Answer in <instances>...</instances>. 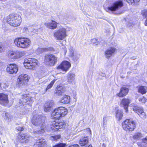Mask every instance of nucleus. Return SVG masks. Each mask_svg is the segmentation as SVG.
<instances>
[{"label": "nucleus", "instance_id": "4c0bfd02", "mask_svg": "<svg viewBox=\"0 0 147 147\" xmlns=\"http://www.w3.org/2000/svg\"><path fill=\"white\" fill-rule=\"evenodd\" d=\"M61 138L60 135H56L54 136H51L50 137V139L52 141H54L57 140Z\"/></svg>", "mask_w": 147, "mask_h": 147}, {"label": "nucleus", "instance_id": "58836bf2", "mask_svg": "<svg viewBox=\"0 0 147 147\" xmlns=\"http://www.w3.org/2000/svg\"><path fill=\"white\" fill-rule=\"evenodd\" d=\"M56 80H55V79H53L49 84L48 86H47L46 89V91H47V90L51 88L53 86V85L54 84V83L55 82V81Z\"/></svg>", "mask_w": 147, "mask_h": 147}, {"label": "nucleus", "instance_id": "09e8293b", "mask_svg": "<svg viewBox=\"0 0 147 147\" xmlns=\"http://www.w3.org/2000/svg\"><path fill=\"white\" fill-rule=\"evenodd\" d=\"M69 147H79V146L77 144L72 145L70 146Z\"/></svg>", "mask_w": 147, "mask_h": 147}, {"label": "nucleus", "instance_id": "9d476101", "mask_svg": "<svg viewBox=\"0 0 147 147\" xmlns=\"http://www.w3.org/2000/svg\"><path fill=\"white\" fill-rule=\"evenodd\" d=\"M65 124L64 122H56L55 121H53L51 125V130L54 131H56L60 130L59 129H62L65 127Z\"/></svg>", "mask_w": 147, "mask_h": 147}, {"label": "nucleus", "instance_id": "39448f33", "mask_svg": "<svg viewBox=\"0 0 147 147\" xmlns=\"http://www.w3.org/2000/svg\"><path fill=\"white\" fill-rule=\"evenodd\" d=\"M123 129L127 131H132L136 127L134 122L129 119H127L123 122L122 123Z\"/></svg>", "mask_w": 147, "mask_h": 147}, {"label": "nucleus", "instance_id": "5701e85b", "mask_svg": "<svg viewBox=\"0 0 147 147\" xmlns=\"http://www.w3.org/2000/svg\"><path fill=\"white\" fill-rule=\"evenodd\" d=\"M53 51H54V49L51 47H49L47 48H38L37 50V53L38 54H40L44 52Z\"/></svg>", "mask_w": 147, "mask_h": 147}, {"label": "nucleus", "instance_id": "2f4dec72", "mask_svg": "<svg viewBox=\"0 0 147 147\" xmlns=\"http://www.w3.org/2000/svg\"><path fill=\"white\" fill-rule=\"evenodd\" d=\"M69 56L72 57L74 60H76L78 59V58H76L75 56L76 54H74L73 49L72 47H70L69 49Z\"/></svg>", "mask_w": 147, "mask_h": 147}, {"label": "nucleus", "instance_id": "473e14b6", "mask_svg": "<svg viewBox=\"0 0 147 147\" xmlns=\"http://www.w3.org/2000/svg\"><path fill=\"white\" fill-rule=\"evenodd\" d=\"M147 87L145 86H140L138 87V92L142 94H144L146 93Z\"/></svg>", "mask_w": 147, "mask_h": 147}, {"label": "nucleus", "instance_id": "a19ab883", "mask_svg": "<svg viewBox=\"0 0 147 147\" xmlns=\"http://www.w3.org/2000/svg\"><path fill=\"white\" fill-rule=\"evenodd\" d=\"M14 51H9L7 53V56L8 58L11 59V57L13 56L14 54Z\"/></svg>", "mask_w": 147, "mask_h": 147}, {"label": "nucleus", "instance_id": "37998d69", "mask_svg": "<svg viewBox=\"0 0 147 147\" xmlns=\"http://www.w3.org/2000/svg\"><path fill=\"white\" fill-rule=\"evenodd\" d=\"M139 101L142 103H145L146 101V99L144 97H142L140 98L139 99Z\"/></svg>", "mask_w": 147, "mask_h": 147}, {"label": "nucleus", "instance_id": "13d9d810", "mask_svg": "<svg viewBox=\"0 0 147 147\" xmlns=\"http://www.w3.org/2000/svg\"><path fill=\"white\" fill-rule=\"evenodd\" d=\"M62 45H63V44H62L61 43L59 44V45L60 46H62Z\"/></svg>", "mask_w": 147, "mask_h": 147}, {"label": "nucleus", "instance_id": "0eeeda50", "mask_svg": "<svg viewBox=\"0 0 147 147\" xmlns=\"http://www.w3.org/2000/svg\"><path fill=\"white\" fill-rule=\"evenodd\" d=\"M37 61L35 59L27 58L25 59L24 64L26 68L33 69L37 65Z\"/></svg>", "mask_w": 147, "mask_h": 147}, {"label": "nucleus", "instance_id": "a18cd8bd", "mask_svg": "<svg viewBox=\"0 0 147 147\" xmlns=\"http://www.w3.org/2000/svg\"><path fill=\"white\" fill-rule=\"evenodd\" d=\"M16 129L18 131H22L24 130V128L23 127L18 126L16 127Z\"/></svg>", "mask_w": 147, "mask_h": 147}, {"label": "nucleus", "instance_id": "8fccbe9b", "mask_svg": "<svg viewBox=\"0 0 147 147\" xmlns=\"http://www.w3.org/2000/svg\"><path fill=\"white\" fill-rule=\"evenodd\" d=\"M100 76H103L104 77L105 76V74H104L102 73H100L99 74Z\"/></svg>", "mask_w": 147, "mask_h": 147}, {"label": "nucleus", "instance_id": "de8ad7c7", "mask_svg": "<svg viewBox=\"0 0 147 147\" xmlns=\"http://www.w3.org/2000/svg\"><path fill=\"white\" fill-rule=\"evenodd\" d=\"M142 14L144 17L146 18L147 16V10L144 11Z\"/></svg>", "mask_w": 147, "mask_h": 147}, {"label": "nucleus", "instance_id": "7c9ffc66", "mask_svg": "<svg viewBox=\"0 0 147 147\" xmlns=\"http://www.w3.org/2000/svg\"><path fill=\"white\" fill-rule=\"evenodd\" d=\"M70 101V97L68 95H65L61 98V102L63 103H68Z\"/></svg>", "mask_w": 147, "mask_h": 147}, {"label": "nucleus", "instance_id": "864d4df0", "mask_svg": "<svg viewBox=\"0 0 147 147\" xmlns=\"http://www.w3.org/2000/svg\"><path fill=\"white\" fill-rule=\"evenodd\" d=\"M133 2H138L140 0H132Z\"/></svg>", "mask_w": 147, "mask_h": 147}, {"label": "nucleus", "instance_id": "e433bc0d", "mask_svg": "<svg viewBox=\"0 0 147 147\" xmlns=\"http://www.w3.org/2000/svg\"><path fill=\"white\" fill-rule=\"evenodd\" d=\"M16 52L17 59L23 56L25 54L24 52V51H16Z\"/></svg>", "mask_w": 147, "mask_h": 147}, {"label": "nucleus", "instance_id": "cd10ccee", "mask_svg": "<svg viewBox=\"0 0 147 147\" xmlns=\"http://www.w3.org/2000/svg\"><path fill=\"white\" fill-rule=\"evenodd\" d=\"M3 117L7 121H11L12 119V116L8 113L4 112L2 114Z\"/></svg>", "mask_w": 147, "mask_h": 147}, {"label": "nucleus", "instance_id": "ddd939ff", "mask_svg": "<svg viewBox=\"0 0 147 147\" xmlns=\"http://www.w3.org/2000/svg\"><path fill=\"white\" fill-rule=\"evenodd\" d=\"M6 70L9 74H15L18 71V67L16 64H11L8 65Z\"/></svg>", "mask_w": 147, "mask_h": 147}, {"label": "nucleus", "instance_id": "dca6fc26", "mask_svg": "<svg viewBox=\"0 0 147 147\" xmlns=\"http://www.w3.org/2000/svg\"><path fill=\"white\" fill-rule=\"evenodd\" d=\"M129 91L128 88L123 86L120 89L119 92L116 95L119 97H123L126 96Z\"/></svg>", "mask_w": 147, "mask_h": 147}, {"label": "nucleus", "instance_id": "393cba45", "mask_svg": "<svg viewBox=\"0 0 147 147\" xmlns=\"http://www.w3.org/2000/svg\"><path fill=\"white\" fill-rule=\"evenodd\" d=\"M51 115L55 118L59 119L61 117V114L59 113L58 108H56L51 113Z\"/></svg>", "mask_w": 147, "mask_h": 147}, {"label": "nucleus", "instance_id": "f704fd0d", "mask_svg": "<svg viewBox=\"0 0 147 147\" xmlns=\"http://www.w3.org/2000/svg\"><path fill=\"white\" fill-rule=\"evenodd\" d=\"M88 142L87 138L84 137L80 139L79 143L82 146H84Z\"/></svg>", "mask_w": 147, "mask_h": 147}, {"label": "nucleus", "instance_id": "4d7b16f0", "mask_svg": "<svg viewBox=\"0 0 147 147\" xmlns=\"http://www.w3.org/2000/svg\"><path fill=\"white\" fill-rule=\"evenodd\" d=\"M75 57L76 58L77 57H78V58H79V57L78 56V55H76V56H75Z\"/></svg>", "mask_w": 147, "mask_h": 147}, {"label": "nucleus", "instance_id": "603ef678", "mask_svg": "<svg viewBox=\"0 0 147 147\" xmlns=\"http://www.w3.org/2000/svg\"><path fill=\"white\" fill-rule=\"evenodd\" d=\"M144 24L145 26H147V19L146 20Z\"/></svg>", "mask_w": 147, "mask_h": 147}, {"label": "nucleus", "instance_id": "052dcab7", "mask_svg": "<svg viewBox=\"0 0 147 147\" xmlns=\"http://www.w3.org/2000/svg\"><path fill=\"white\" fill-rule=\"evenodd\" d=\"M66 52H67V50H66V49H65V50H64V53H66Z\"/></svg>", "mask_w": 147, "mask_h": 147}, {"label": "nucleus", "instance_id": "20e7f679", "mask_svg": "<svg viewBox=\"0 0 147 147\" xmlns=\"http://www.w3.org/2000/svg\"><path fill=\"white\" fill-rule=\"evenodd\" d=\"M67 30L64 28H61L59 29L56 30L53 33L54 38L57 40H63L67 36Z\"/></svg>", "mask_w": 147, "mask_h": 147}, {"label": "nucleus", "instance_id": "c756f323", "mask_svg": "<svg viewBox=\"0 0 147 147\" xmlns=\"http://www.w3.org/2000/svg\"><path fill=\"white\" fill-rule=\"evenodd\" d=\"M75 74L71 73L69 72L67 76L68 82L70 83H72L74 82L75 80Z\"/></svg>", "mask_w": 147, "mask_h": 147}, {"label": "nucleus", "instance_id": "c9c22d12", "mask_svg": "<svg viewBox=\"0 0 147 147\" xmlns=\"http://www.w3.org/2000/svg\"><path fill=\"white\" fill-rule=\"evenodd\" d=\"M142 135L140 133H137L135 134L133 136V138L134 139L138 140L143 137Z\"/></svg>", "mask_w": 147, "mask_h": 147}, {"label": "nucleus", "instance_id": "a878e982", "mask_svg": "<svg viewBox=\"0 0 147 147\" xmlns=\"http://www.w3.org/2000/svg\"><path fill=\"white\" fill-rule=\"evenodd\" d=\"M46 143V141L44 139H40L37 141L34 145V147H42Z\"/></svg>", "mask_w": 147, "mask_h": 147}, {"label": "nucleus", "instance_id": "7ed1b4c3", "mask_svg": "<svg viewBox=\"0 0 147 147\" xmlns=\"http://www.w3.org/2000/svg\"><path fill=\"white\" fill-rule=\"evenodd\" d=\"M7 22L11 26L16 27L20 24L22 22L21 18L18 15L10 14L7 17Z\"/></svg>", "mask_w": 147, "mask_h": 147}, {"label": "nucleus", "instance_id": "4468645a", "mask_svg": "<svg viewBox=\"0 0 147 147\" xmlns=\"http://www.w3.org/2000/svg\"><path fill=\"white\" fill-rule=\"evenodd\" d=\"M8 102L7 95L3 93L0 94V104L3 106H6Z\"/></svg>", "mask_w": 147, "mask_h": 147}, {"label": "nucleus", "instance_id": "423d86ee", "mask_svg": "<svg viewBox=\"0 0 147 147\" xmlns=\"http://www.w3.org/2000/svg\"><path fill=\"white\" fill-rule=\"evenodd\" d=\"M57 61V58L53 54H47L45 57V62L50 66H54L56 63Z\"/></svg>", "mask_w": 147, "mask_h": 147}, {"label": "nucleus", "instance_id": "6e6552de", "mask_svg": "<svg viewBox=\"0 0 147 147\" xmlns=\"http://www.w3.org/2000/svg\"><path fill=\"white\" fill-rule=\"evenodd\" d=\"M28 77L27 74H23L18 77L17 85L20 87L26 85L28 81Z\"/></svg>", "mask_w": 147, "mask_h": 147}, {"label": "nucleus", "instance_id": "bf43d9fd", "mask_svg": "<svg viewBox=\"0 0 147 147\" xmlns=\"http://www.w3.org/2000/svg\"><path fill=\"white\" fill-rule=\"evenodd\" d=\"M121 13H122V12L121 11H119V12L118 13L120 14Z\"/></svg>", "mask_w": 147, "mask_h": 147}, {"label": "nucleus", "instance_id": "c03bdc74", "mask_svg": "<svg viewBox=\"0 0 147 147\" xmlns=\"http://www.w3.org/2000/svg\"><path fill=\"white\" fill-rule=\"evenodd\" d=\"M91 42L92 43L95 44L96 45H98V44L97 40L95 38H94L92 39Z\"/></svg>", "mask_w": 147, "mask_h": 147}, {"label": "nucleus", "instance_id": "680f3d73", "mask_svg": "<svg viewBox=\"0 0 147 147\" xmlns=\"http://www.w3.org/2000/svg\"><path fill=\"white\" fill-rule=\"evenodd\" d=\"M24 29H25V30H26L27 29V28H25Z\"/></svg>", "mask_w": 147, "mask_h": 147}, {"label": "nucleus", "instance_id": "a211bd4d", "mask_svg": "<svg viewBox=\"0 0 147 147\" xmlns=\"http://www.w3.org/2000/svg\"><path fill=\"white\" fill-rule=\"evenodd\" d=\"M29 136L27 134H22L20 136V142L22 143L26 144L29 141Z\"/></svg>", "mask_w": 147, "mask_h": 147}, {"label": "nucleus", "instance_id": "6e6d98bb", "mask_svg": "<svg viewBox=\"0 0 147 147\" xmlns=\"http://www.w3.org/2000/svg\"><path fill=\"white\" fill-rule=\"evenodd\" d=\"M131 58L133 59H136V58L135 57H132Z\"/></svg>", "mask_w": 147, "mask_h": 147}, {"label": "nucleus", "instance_id": "412c9836", "mask_svg": "<svg viewBox=\"0 0 147 147\" xmlns=\"http://www.w3.org/2000/svg\"><path fill=\"white\" fill-rule=\"evenodd\" d=\"M45 25L47 27L52 29H54L57 27V23L55 21L52 20L51 22H46Z\"/></svg>", "mask_w": 147, "mask_h": 147}, {"label": "nucleus", "instance_id": "f03ea898", "mask_svg": "<svg viewBox=\"0 0 147 147\" xmlns=\"http://www.w3.org/2000/svg\"><path fill=\"white\" fill-rule=\"evenodd\" d=\"M14 43L18 47L26 48H28L30 45L31 41L28 38L20 37L15 39Z\"/></svg>", "mask_w": 147, "mask_h": 147}, {"label": "nucleus", "instance_id": "aec40b11", "mask_svg": "<svg viewBox=\"0 0 147 147\" xmlns=\"http://www.w3.org/2000/svg\"><path fill=\"white\" fill-rule=\"evenodd\" d=\"M115 48L111 47L108 49L105 52V55L107 58H109L113 55L115 51Z\"/></svg>", "mask_w": 147, "mask_h": 147}, {"label": "nucleus", "instance_id": "6ab92c4d", "mask_svg": "<svg viewBox=\"0 0 147 147\" xmlns=\"http://www.w3.org/2000/svg\"><path fill=\"white\" fill-rule=\"evenodd\" d=\"M65 91L64 87L62 86H58L56 88L55 91V94L57 96L61 95Z\"/></svg>", "mask_w": 147, "mask_h": 147}, {"label": "nucleus", "instance_id": "4be33fe9", "mask_svg": "<svg viewBox=\"0 0 147 147\" xmlns=\"http://www.w3.org/2000/svg\"><path fill=\"white\" fill-rule=\"evenodd\" d=\"M53 105L54 103L53 102H46L45 105L44 111L47 112H50Z\"/></svg>", "mask_w": 147, "mask_h": 147}, {"label": "nucleus", "instance_id": "bb28decb", "mask_svg": "<svg viewBox=\"0 0 147 147\" xmlns=\"http://www.w3.org/2000/svg\"><path fill=\"white\" fill-rule=\"evenodd\" d=\"M59 113L61 114V117L65 116L67 113V109L64 107H58Z\"/></svg>", "mask_w": 147, "mask_h": 147}, {"label": "nucleus", "instance_id": "49530a36", "mask_svg": "<svg viewBox=\"0 0 147 147\" xmlns=\"http://www.w3.org/2000/svg\"><path fill=\"white\" fill-rule=\"evenodd\" d=\"M16 51H14V54H13V56L11 57L12 59H17V55H16Z\"/></svg>", "mask_w": 147, "mask_h": 147}, {"label": "nucleus", "instance_id": "f257e3e1", "mask_svg": "<svg viewBox=\"0 0 147 147\" xmlns=\"http://www.w3.org/2000/svg\"><path fill=\"white\" fill-rule=\"evenodd\" d=\"M45 118L41 117L38 115H34L32 120V123L34 125L38 127V129L34 130L32 133L34 134H42L45 132L46 128L45 121Z\"/></svg>", "mask_w": 147, "mask_h": 147}, {"label": "nucleus", "instance_id": "b1692460", "mask_svg": "<svg viewBox=\"0 0 147 147\" xmlns=\"http://www.w3.org/2000/svg\"><path fill=\"white\" fill-rule=\"evenodd\" d=\"M51 115L55 118L59 119L61 117V114L59 113L58 108H56L51 113Z\"/></svg>", "mask_w": 147, "mask_h": 147}, {"label": "nucleus", "instance_id": "ea45409f", "mask_svg": "<svg viewBox=\"0 0 147 147\" xmlns=\"http://www.w3.org/2000/svg\"><path fill=\"white\" fill-rule=\"evenodd\" d=\"M107 124V116H105L103 117V124L102 126L104 127H106Z\"/></svg>", "mask_w": 147, "mask_h": 147}, {"label": "nucleus", "instance_id": "1a4fd4ad", "mask_svg": "<svg viewBox=\"0 0 147 147\" xmlns=\"http://www.w3.org/2000/svg\"><path fill=\"white\" fill-rule=\"evenodd\" d=\"M123 6V3L121 1H117L114 3L111 6L108 8V12L114 11H118Z\"/></svg>", "mask_w": 147, "mask_h": 147}, {"label": "nucleus", "instance_id": "2eb2a0df", "mask_svg": "<svg viewBox=\"0 0 147 147\" xmlns=\"http://www.w3.org/2000/svg\"><path fill=\"white\" fill-rule=\"evenodd\" d=\"M133 110L135 112L138 113L141 118L144 119L146 118V114L142 109L138 107H135L133 108Z\"/></svg>", "mask_w": 147, "mask_h": 147}, {"label": "nucleus", "instance_id": "c85d7f7f", "mask_svg": "<svg viewBox=\"0 0 147 147\" xmlns=\"http://www.w3.org/2000/svg\"><path fill=\"white\" fill-rule=\"evenodd\" d=\"M115 116L116 119L118 121L122 119L123 116L122 111L119 109L117 110L115 113Z\"/></svg>", "mask_w": 147, "mask_h": 147}, {"label": "nucleus", "instance_id": "72a5a7b5", "mask_svg": "<svg viewBox=\"0 0 147 147\" xmlns=\"http://www.w3.org/2000/svg\"><path fill=\"white\" fill-rule=\"evenodd\" d=\"M137 144L138 146L141 147H147V139H143L141 142H138Z\"/></svg>", "mask_w": 147, "mask_h": 147}, {"label": "nucleus", "instance_id": "f8f14e48", "mask_svg": "<svg viewBox=\"0 0 147 147\" xmlns=\"http://www.w3.org/2000/svg\"><path fill=\"white\" fill-rule=\"evenodd\" d=\"M70 67L71 64L68 61H63L57 67V69H60L63 71H67Z\"/></svg>", "mask_w": 147, "mask_h": 147}, {"label": "nucleus", "instance_id": "9b49d317", "mask_svg": "<svg viewBox=\"0 0 147 147\" xmlns=\"http://www.w3.org/2000/svg\"><path fill=\"white\" fill-rule=\"evenodd\" d=\"M19 106H22L25 105L26 104L29 105H31L32 103L31 98L26 95L23 96L22 98L20 100Z\"/></svg>", "mask_w": 147, "mask_h": 147}, {"label": "nucleus", "instance_id": "f3484780", "mask_svg": "<svg viewBox=\"0 0 147 147\" xmlns=\"http://www.w3.org/2000/svg\"><path fill=\"white\" fill-rule=\"evenodd\" d=\"M131 102V100L128 98L123 99L121 102V104L123 105L126 112H127L128 111V108Z\"/></svg>", "mask_w": 147, "mask_h": 147}, {"label": "nucleus", "instance_id": "79ce46f5", "mask_svg": "<svg viewBox=\"0 0 147 147\" xmlns=\"http://www.w3.org/2000/svg\"><path fill=\"white\" fill-rule=\"evenodd\" d=\"M66 144L65 143H60L53 146V147H65Z\"/></svg>", "mask_w": 147, "mask_h": 147}, {"label": "nucleus", "instance_id": "e2e57ef3", "mask_svg": "<svg viewBox=\"0 0 147 147\" xmlns=\"http://www.w3.org/2000/svg\"><path fill=\"white\" fill-rule=\"evenodd\" d=\"M1 84L0 83V87H1Z\"/></svg>", "mask_w": 147, "mask_h": 147}, {"label": "nucleus", "instance_id": "3c124183", "mask_svg": "<svg viewBox=\"0 0 147 147\" xmlns=\"http://www.w3.org/2000/svg\"><path fill=\"white\" fill-rule=\"evenodd\" d=\"M3 50L2 47L1 45H0V52H2Z\"/></svg>", "mask_w": 147, "mask_h": 147}, {"label": "nucleus", "instance_id": "5fc2aeb1", "mask_svg": "<svg viewBox=\"0 0 147 147\" xmlns=\"http://www.w3.org/2000/svg\"><path fill=\"white\" fill-rule=\"evenodd\" d=\"M85 147H92V146L91 145H89V146H85Z\"/></svg>", "mask_w": 147, "mask_h": 147}]
</instances>
